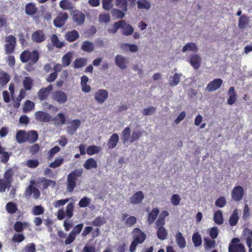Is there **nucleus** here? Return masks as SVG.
<instances>
[{
  "instance_id": "obj_1",
  "label": "nucleus",
  "mask_w": 252,
  "mask_h": 252,
  "mask_svg": "<svg viewBox=\"0 0 252 252\" xmlns=\"http://www.w3.org/2000/svg\"><path fill=\"white\" fill-rule=\"evenodd\" d=\"M122 29V33L126 36L131 35L134 32L133 27L125 20L115 22L111 29L108 30L109 33H116L118 29Z\"/></svg>"
},
{
  "instance_id": "obj_2",
  "label": "nucleus",
  "mask_w": 252,
  "mask_h": 252,
  "mask_svg": "<svg viewBox=\"0 0 252 252\" xmlns=\"http://www.w3.org/2000/svg\"><path fill=\"white\" fill-rule=\"evenodd\" d=\"M20 59L23 63H29L30 64H34L39 60V53L36 50L31 51L26 49L21 53Z\"/></svg>"
},
{
  "instance_id": "obj_3",
  "label": "nucleus",
  "mask_w": 252,
  "mask_h": 252,
  "mask_svg": "<svg viewBox=\"0 0 252 252\" xmlns=\"http://www.w3.org/2000/svg\"><path fill=\"white\" fill-rule=\"evenodd\" d=\"M133 239L129 247V251L134 252L138 244H142L146 239V234L139 228H135L132 231Z\"/></svg>"
},
{
  "instance_id": "obj_4",
  "label": "nucleus",
  "mask_w": 252,
  "mask_h": 252,
  "mask_svg": "<svg viewBox=\"0 0 252 252\" xmlns=\"http://www.w3.org/2000/svg\"><path fill=\"white\" fill-rule=\"evenodd\" d=\"M83 170L79 169L71 172L67 177V190L69 192H72L76 186V181L81 177Z\"/></svg>"
},
{
  "instance_id": "obj_5",
  "label": "nucleus",
  "mask_w": 252,
  "mask_h": 252,
  "mask_svg": "<svg viewBox=\"0 0 252 252\" xmlns=\"http://www.w3.org/2000/svg\"><path fill=\"white\" fill-rule=\"evenodd\" d=\"M51 98L59 104H64L67 100V94L61 90H57L52 93Z\"/></svg>"
},
{
  "instance_id": "obj_6",
  "label": "nucleus",
  "mask_w": 252,
  "mask_h": 252,
  "mask_svg": "<svg viewBox=\"0 0 252 252\" xmlns=\"http://www.w3.org/2000/svg\"><path fill=\"white\" fill-rule=\"evenodd\" d=\"M5 41L7 42L4 45L6 54H10L12 53L15 48L16 44V38L14 36L10 35L6 37Z\"/></svg>"
},
{
  "instance_id": "obj_7",
  "label": "nucleus",
  "mask_w": 252,
  "mask_h": 252,
  "mask_svg": "<svg viewBox=\"0 0 252 252\" xmlns=\"http://www.w3.org/2000/svg\"><path fill=\"white\" fill-rule=\"evenodd\" d=\"M46 38L44 31L42 30H38L32 32L31 39L33 42L40 43L44 42Z\"/></svg>"
},
{
  "instance_id": "obj_8",
  "label": "nucleus",
  "mask_w": 252,
  "mask_h": 252,
  "mask_svg": "<svg viewBox=\"0 0 252 252\" xmlns=\"http://www.w3.org/2000/svg\"><path fill=\"white\" fill-rule=\"evenodd\" d=\"M34 115L35 119L38 122L42 123H49L51 122L52 116L47 112L38 111L34 113Z\"/></svg>"
},
{
  "instance_id": "obj_9",
  "label": "nucleus",
  "mask_w": 252,
  "mask_h": 252,
  "mask_svg": "<svg viewBox=\"0 0 252 252\" xmlns=\"http://www.w3.org/2000/svg\"><path fill=\"white\" fill-rule=\"evenodd\" d=\"M136 0H115V5L122 11L126 12L127 10L128 1L130 7H133Z\"/></svg>"
},
{
  "instance_id": "obj_10",
  "label": "nucleus",
  "mask_w": 252,
  "mask_h": 252,
  "mask_svg": "<svg viewBox=\"0 0 252 252\" xmlns=\"http://www.w3.org/2000/svg\"><path fill=\"white\" fill-rule=\"evenodd\" d=\"M244 194V189L243 187L240 186H235L231 192L232 198L235 201H240L243 197Z\"/></svg>"
},
{
  "instance_id": "obj_11",
  "label": "nucleus",
  "mask_w": 252,
  "mask_h": 252,
  "mask_svg": "<svg viewBox=\"0 0 252 252\" xmlns=\"http://www.w3.org/2000/svg\"><path fill=\"white\" fill-rule=\"evenodd\" d=\"M68 17L67 13H60L54 20V25L57 28L63 27Z\"/></svg>"
},
{
  "instance_id": "obj_12",
  "label": "nucleus",
  "mask_w": 252,
  "mask_h": 252,
  "mask_svg": "<svg viewBox=\"0 0 252 252\" xmlns=\"http://www.w3.org/2000/svg\"><path fill=\"white\" fill-rule=\"evenodd\" d=\"M53 86L52 84L49 85L47 87L40 89L37 93V96L39 99L41 101L46 99L50 92L53 90Z\"/></svg>"
},
{
  "instance_id": "obj_13",
  "label": "nucleus",
  "mask_w": 252,
  "mask_h": 252,
  "mask_svg": "<svg viewBox=\"0 0 252 252\" xmlns=\"http://www.w3.org/2000/svg\"><path fill=\"white\" fill-rule=\"evenodd\" d=\"M108 97V92L104 89H99L95 94L94 99L99 104H102Z\"/></svg>"
},
{
  "instance_id": "obj_14",
  "label": "nucleus",
  "mask_w": 252,
  "mask_h": 252,
  "mask_svg": "<svg viewBox=\"0 0 252 252\" xmlns=\"http://www.w3.org/2000/svg\"><path fill=\"white\" fill-rule=\"evenodd\" d=\"M222 84V80L220 78L214 79L209 83L206 87V90L209 92H213L219 89Z\"/></svg>"
},
{
  "instance_id": "obj_15",
  "label": "nucleus",
  "mask_w": 252,
  "mask_h": 252,
  "mask_svg": "<svg viewBox=\"0 0 252 252\" xmlns=\"http://www.w3.org/2000/svg\"><path fill=\"white\" fill-rule=\"evenodd\" d=\"M51 122L56 126H62L66 123V116L63 113H59L55 117L52 118Z\"/></svg>"
},
{
  "instance_id": "obj_16",
  "label": "nucleus",
  "mask_w": 252,
  "mask_h": 252,
  "mask_svg": "<svg viewBox=\"0 0 252 252\" xmlns=\"http://www.w3.org/2000/svg\"><path fill=\"white\" fill-rule=\"evenodd\" d=\"M72 19L78 25H82L85 20V16L84 13L79 10H74L72 12Z\"/></svg>"
},
{
  "instance_id": "obj_17",
  "label": "nucleus",
  "mask_w": 252,
  "mask_h": 252,
  "mask_svg": "<svg viewBox=\"0 0 252 252\" xmlns=\"http://www.w3.org/2000/svg\"><path fill=\"white\" fill-rule=\"evenodd\" d=\"M144 198V193L142 191L135 192L130 198V203L132 204H138L142 202Z\"/></svg>"
},
{
  "instance_id": "obj_18",
  "label": "nucleus",
  "mask_w": 252,
  "mask_h": 252,
  "mask_svg": "<svg viewBox=\"0 0 252 252\" xmlns=\"http://www.w3.org/2000/svg\"><path fill=\"white\" fill-rule=\"evenodd\" d=\"M80 37L79 32L75 30L68 31L64 35L66 40L69 42H72L78 39Z\"/></svg>"
},
{
  "instance_id": "obj_19",
  "label": "nucleus",
  "mask_w": 252,
  "mask_h": 252,
  "mask_svg": "<svg viewBox=\"0 0 252 252\" xmlns=\"http://www.w3.org/2000/svg\"><path fill=\"white\" fill-rule=\"evenodd\" d=\"M38 8L36 7L35 4L32 2L27 3L25 6V12L27 15L33 16L37 13Z\"/></svg>"
},
{
  "instance_id": "obj_20",
  "label": "nucleus",
  "mask_w": 252,
  "mask_h": 252,
  "mask_svg": "<svg viewBox=\"0 0 252 252\" xmlns=\"http://www.w3.org/2000/svg\"><path fill=\"white\" fill-rule=\"evenodd\" d=\"M127 61L126 58L118 55L115 58V63L121 69H125L126 67Z\"/></svg>"
},
{
  "instance_id": "obj_21",
  "label": "nucleus",
  "mask_w": 252,
  "mask_h": 252,
  "mask_svg": "<svg viewBox=\"0 0 252 252\" xmlns=\"http://www.w3.org/2000/svg\"><path fill=\"white\" fill-rule=\"evenodd\" d=\"M159 213V210L158 208H154L149 213L147 221L149 224H153L157 218Z\"/></svg>"
},
{
  "instance_id": "obj_22",
  "label": "nucleus",
  "mask_w": 252,
  "mask_h": 252,
  "mask_svg": "<svg viewBox=\"0 0 252 252\" xmlns=\"http://www.w3.org/2000/svg\"><path fill=\"white\" fill-rule=\"evenodd\" d=\"M227 93L229 95V97L227 99V102L229 105H232L236 102L237 99V95L235 92L234 87H231L229 89Z\"/></svg>"
},
{
  "instance_id": "obj_23",
  "label": "nucleus",
  "mask_w": 252,
  "mask_h": 252,
  "mask_svg": "<svg viewBox=\"0 0 252 252\" xmlns=\"http://www.w3.org/2000/svg\"><path fill=\"white\" fill-rule=\"evenodd\" d=\"M119 140L118 134L113 133L110 137L108 141V147L110 149L114 148L117 145Z\"/></svg>"
},
{
  "instance_id": "obj_24",
  "label": "nucleus",
  "mask_w": 252,
  "mask_h": 252,
  "mask_svg": "<svg viewBox=\"0 0 252 252\" xmlns=\"http://www.w3.org/2000/svg\"><path fill=\"white\" fill-rule=\"evenodd\" d=\"M201 59L198 55H193L190 59V63L195 69L199 68L201 64Z\"/></svg>"
},
{
  "instance_id": "obj_25",
  "label": "nucleus",
  "mask_w": 252,
  "mask_h": 252,
  "mask_svg": "<svg viewBox=\"0 0 252 252\" xmlns=\"http://www.w3.org/2000/svg\"><path fill=\"white\" fill-rule=\"evenodd\" d=\"M228 252H246L244 246L242 244H229Z\"/></svg>"
},
{
  "instance_id": "obj_26",
  "label": "nucleus",
  "mask_w": 252,
  "mask_h": 252,
  "mask_svg": "<svg viewBox=\"0 0 252 252\" xmlns=\"http://www.w3.org/2000/svg\"><path fill=\"white\" fill-rule=\"evenodd\" d=\"M16 139L19 144L27 142V132L24 130H19L16 133Z\"/></svg>"
},
{
  "instance_id": "obj_27",
  "label": "nucleus",
  "mask_w": 252,
  "mask_h": 252,
  "mask_svg": "<svg viewBox=\"0 0 252 252\" xmlns=\"http://www.w3.org/2000/svg\"><path fill=\"white\" fill-rule=\"evenodd\" d=\"M84 167L90 170L92 168H96L97 167V162L93 158H89L87 159L83 164Z\"/></svg>"
},
{
  "instance_id": "obj_28",
  "label": "nucleus",
  "mask_w": 252,
  "mask_h": 252,
  "mask_svg": "<svg viewBox=\"0 0 252 252\" xmlns=\"http://www.w3.org/2000/svg\"><path fill=\"white\" fill-rule=\"evenodd\" d=\"M250 22V20L246 15H241L239 19L238 27L240 29H245Z\"/></svg>"
},
{
  "instance_id": "obj_29",
  "label": "nucleus",
  "mask_w": 252,
  "mask_h": 252,
  "mask_svg": "<svg viewBox=\"0 0 252 252\" xmlns=\"http://www.w3.org/2000/svg\"><path fill=\"white\" fill-rule=\"evenodd\" d=\"M50 40L53 46L56 48H61L64 46L63 42L60 41L56 34H53L51 36Z\"/></svg>"
},
{
  "instance_id": "obj_30",
  "label": "nucleus",
  "mask_w": 252,
  "mask_h": 252,
  "mask_svg": "<svg viewBox=\"0 0 252 252\" xmlns=\"http://www.w3.org/2000/svg\"><path fill=\"white\" fill-rule=\"evenodd\" d=\"M38 139L37 132L35 130H30L27 132V141L30 143H33Z\"/></svg>"
},
{
  "instance_id": "obj_31",
  "label": "nucleus",
  "mask_w": 252,
  "mask_h": 252,
  "mask_svg": "<svg viewBox=\"0 0 252 252\" xmlns=\"http://www.w3.org/2000/svg\"><path fill=\"white\" fill-rule=\"evenodd\" d=\"M176 241L179 247L181 248H184L186 245V242L184 237L181 232H178L177 233L176 236Z\"/></svg>"
},
{
  "instance_id": "obj_32",
  "label": "nucleus",
  "mask_w": 252,
  "mask_h": 252,
  "mask_svg": "<svg viewBox=\"0 0 252 252\" xmlns=\"http://www.w3.org/2000/svg\"><path fill=\"white\" fill-rule=\"evenodd\" d=\"M10 76L6 72L1 71L0 72V84L1 86L6 85L10 80Z\"/></svg>"
},
{
  "instance_id": "obj_33",
  "label": "nucleus",
  "mask_w": 252,
  "mask_h": 252,
  "mask_svg": "<svg viewBox=\"0 0 252 252\" xmlns=\"http://www.w3.org/2000/svg\"><path fill=\"white\" fill-rule=\"evenodd\" d=\"M40 184L41 186V189H45L50 186H52L53 187H55L56 182L54 181L43 178L40 180Z\"/></svg>"
},
{
  "instance_id": "obj_34",
  "label": "nucleus",
  "mask_w": 252,
  "mask_h": 252,
  "mask_svg": "<svg viewBox=\"0 0 252 252\" xmlns=\"http://www.w3.org/2000/svg\"><path fill=\"white\" fill-rule=\"evenodd\" d=\"M157 229V235L158 238L161 240L166 239L167 237L168 234L166 229L164 227H160Z\"/></svg>"
},
{
  "instance_id": "obj_35",
  "label": "nucleus",
  "mask_w": 252,
  "mask_h": 252,
  "mask_svg": "<svg viewBox=\"0 0 252 252\" xmlns=\"http://www.w3.org/2000/svg\"><path fill=\"white\" fill-rule=\"evenodd\" d=\"M122 140L125 144L126 142H129L130 137V129L129 127H126L122 132Z\"/></svg>"
},
{
  "instance_id": "obj_36",
  "label": "nucleus",
  "mask_w": 252,
  "mask_h": 252,
  "mask_svg": "<svg viewBox=\"0 0 252 252\" xmlns=\"http://www.w3.org/2000/svg\"><path fill=\"white\" fill-rule=\"evenodd\" d=\"M81 49L87 52H92L94 49V45L91 42L88 41H84L81 46Z\"/></svg>"
},
{
  "instance_id": "obj_37",
  "label": "nucleus",
  "mask_w": 252,
  "mask_h": 252,
  "mask_svg": "<svg viewBox=\"0 0 252 252\" xmlns=\"http://www.w3.org/2000/svg\"><path fill=\"white\" fill-rule=\"evenodd\" d=\"M23 85L25 91L31 90L33 85V80L30 77H25L23 81Z\"/></svg>"
},
{
  "instance_id": "obj_38",
  "label": "nucleus",
  "mask_w": 252,
  "mask_h": 252,
  "mask_svg": "<svg viewBox=\"0 0 252 252\" xmlns=\"http://www.w3.org/2000/svg\"><path fill=\"white\" fill-rule=\"evenodd\" d=\"M87 60L84 58L76 59L73 62V67L75 68H81L87 64Z\"/></svg>"
},
{
  "instance_id": "obj_39",
  "label": "nucleus",
  "mask_w": 252,
  "mask_h": 252,
  "mask_svg": "<svg viewBox=\"0 0 252 252\" xmlns=\"http://www.w3.org/2000/svg\"><path fill=\"white\" fill-rule=\"evenodd\" d=\"M71 125L69 126L67 128L70 133H73L80 126L81 121L78 119L73 120L71 122Z\"/></svg>"
},
{
  "instance_id": "obj_40",
  "label": "nucleus",
  "mask_w": 252,
  "mask_h": 252,
  "mask_svg": "<svg viewBox=\"0 0 252 252\" xmlns=\"http://www.w3.org/2000/svg\"><path fill=\"white\" fill-rule=\"evenodd\" d=\"M101 150L100 147L95 145L89 146L87 149V154L89 156H92L99 153Z\"/></svg>"
},
{
  "instance_id": "obj_41",
  "label": "nucleus",
  "mask_w": 252,
  "mask_h": 252,
  "mask_svg": "<svg viewBox=\"0 0 252 252\" xmlns=\"http://www.w3.org/2000/svg\"><path fill=\"white\" fill-rule=\"evenodd\" d=\"M35 106L34 103L30 100H27L25 102L23 111L24 113H28L34 109Z\"/></svg>"
},
{
  "instance_id": "obj_42",
  "label": "nucleus",
  "mask_w": 252,
  "mask_h": 252,
  "mask_svg": "<svg viewBox=\"0 0 252 252\" xmlns=\"http://www.w3.org/2000/svg\"><path fill=\"white\" fill-rule=\"evenodd\" d=\"M238 220L239 217L237 210H235L229 218V223L231 226H235L237 224Z\"/></svg>"
},
{
  "instance_id": "obj_43",
  "label": "nucleus",
  "mask_w": 252,
  "mask_h": 252,
  "mask_svg": "<svg viewBox=\"0 0 252 252\" xmlns=\"http://www.w3.org/2000/svg\"><path fill=\"white\" fill-rule=\"evenodd\" d=\"M215 222L219 225L222 224L223 222L222 213L220 210H218L215 213L214 216Z\"/></svg>"
},
{
  "instance_id": "obj_44",
  "label": "nucleus",
  "mask_w": 252,
  "mask_h": 252,
  "mask_svg": "<svg viewBox=\"0 0 252 252\" xmlns=\"http://www.w3.org/2000/svg\"><path fill=\"white\" fill-rule=\"evenodd\" d=\"M6 210L9 214H13L17 212L18 208L15 203L9 202L6 205Z\"/></svg>"
},
{
  "instance_id": "obj_45",
  "label": "nucleus",
  "mask_w": 252,
  "mask_h": 252,
  "mask_svg": "<svg viewBox=\"0 0 252 252\" xmlns=\"http://www.w3.org/2000/svg\"><path fill=\"white\" fill-rule=\"evenodd\" d=\"M192 242L195 247H198L202 244L201 237L198 232L194 233L192 237Z\"/></svg>"
},
{
  "instance_id": "obj_46",
  "label": "nucleus",
  "mask_w": 252,
  "mask_h": 252,
  "mask_svg": "<svg viewBox=\"0 0 252 252\" xmlns=\"http://www.w3.org/2000/svg\"><path fill=\"white\" fill-rule=\"evenodd\" d=\"M204 246L205 249L215 248L216 246L215 241L213 239H211L209 238H205L204 239Z\"/></svg>"
},
{
  "instance_id": "obj_47",
  "label": "nucleus",
  "mask_w": 252,
  "mask_h": 252,
  "mask_svg": "<svg viewBox=\"0 0 252 252\" xmlns=\"http://www.w3.org/2000/svg\"><path fill=\"white\" fill-rule=\"evenodd\" d=\"M137 3L138 9H149L151 7V3L147 0H138Z\"/></svg>"
},
{
  "instance_id": "obj_48",
  "label": "nucleus",
  "mask_w": 252,
  "mask_h": 252,
  "mask_svg": "<svg viewBox=\"0 0 252 252\" xmlns=\"http://www.w3.org/2000/svg\"><path fill=\"white\" fill-rule=\"evenodd\" d=\"M188 50L192 51L193 52H197L198 51V48L195 43L189 42L188 43L183 47L182 51L183 52H185Z\"/></svg>"
},
{
  "instance_id": "obj_49",
  "label": "nucleus",
  "mask_w": 252,
  "mask_h": 252,
  "mask_svg": "<svg viewBox=\"0 0 252 252\" xmlns=\"http://www.w3.org/2000/svg\"><path fill=\"white\" fill-rule=\"evenodd\" d=\"M181 76V73H175L172 78L169 80V85L171 86H177L180 82Z\"/></svg>"
},
{
  "instance_id": "obj_50",
  "label": "nucleus",
  "mask_w": 252,
  "mask_h": 252,
  "mask_svg": "<svg viewBox=\"0 0 252 252\" xmlns=\"http://www.w3.org/2000/svg\"><path fill=\"white\" fill-rule=\"evenodd\" d=\"M13 174V171L11 169L7 170L4 174V180H5L9 185H11L12 183V177Z\"/></svg>"
},
{
  "instance_id": "obj_51",
  "label": "nucleus",
  "mask_w": 252,
  "mask_h": 252,
  "mask_svg": "<svg viewBox=\"0 0 252 252\" xmlns=\"http://www.w3.org/2000/svg\"><path fill=\"white\" fill-rule=\"evenodd\" d=\"M63 161L64 159L63 157H58L53 162L50 163L49 167L52 168H56L60 166L63 163Z\"/></svg>"
},
{
  "instance_id": "obj_52",
  "label": "nucleus",
  "mask_w": 252,
  "mask_h": 252,
  "mask_svg": "<svg viewBox=\"0 0 252 252\" xmlns=\"http://www.w3.org/2000/svg\"><path fill=\"white\" fill-rule=\"evenodd\" d=\"M143 133V131L141 130H137L136 131L133 132L130 137L129 142L130 143H133L134 141L138 140L142 135Z\"/></svg>"
},
{
  "instance_id": "obj_53",
  "label": "nucleus",
  "mask_w": 252,
  "mask_h": 252,
  "mask_svg": "<svg viewBox=\"0 0 252 252\" xmlns=\"http://www.w3.org/2000/svg\"><path fill=\"white\" fill-rule=\"evenodd\" d=\"M106 222V220L104 217H97L92 222V225L95 226H100Z\"/></svg>"
},
{
  "instance_id": "obj_54",
  "label": "nucleus",
  "mask_w": 252,
  "mask_h": 252,
  "mask_svg": "<svg viewBox=\"0 0 252 252\" xmlns=\"http://www.w3.org/2000/svg\"><path fill=\"white\" fill-rule=\"evenodd\" d=\"M74 207L73 203H69L67 205L65 214L68 218H71L73 216Z\"/></svg>"
},
{
  "instance_id": "obj_55",
  "label": "nucleus",
  "mask_w": 252,
  "mask_h": 252,
  "mask_svg": "<svg viewBox=\"0 0 252 252\" xmlns=\"http://www.w3.org/2000/svg\"><path fill=\"white\" fill-rule=\"evenodd\" d=\"M71 55L70 53L65 54L63 56L62 59V63L64 66H68L71 63Z\"/></svg>"
},
{
  "instance_id": "obj_56",
  "label": "nucleus",
  "mask_w": 252,
  "mask_h": 252,
  "mask_svg": "<svg viewBox=\"0 0 252 252\" xmlns=\"http://www.w3.org/2000/svg\"><path fill=\"white\" fill-rule=\"evenodd\" d=\"M112 14L116 18L122 19L125 16V14L121 9L114 8L112 11Z\"/></svg>"
},
{
  "instance_id": "obj_57",
  "label": "nucleus",
  "mask_w": 252,
  "mask_h": 252,
  "mask_svg": "<svg viewBox=\"0 0 252 252\" xmlns=\"http://www.w3.org/2000/svg\"><path fill=\"white\" fill-rule=\"evenodd\" d=\"M44 209L41 206H35L33 207L32 213L34 216L42 215L44 213Z\"/></svg>"
},
{
  "instance_id": "obj_58",
  "label": "nucleus",
  "mask_w": 252,
  "mask_h": 252,
  "mask_svg": "<svg viewBox=\"0 0 252 252\" xmlns=\"http://www.w3.org/2000/svg\"><path fill=\"white\" fill-rule=\"evenodd\" d=\"M226 203V201L224 196H220L219 197L215 202V205L216 206L222 208L223 207Z\"/></svg>"
},
{
  "instance_id": "obj_59",
  "label": "nucleus",
  "mask_w": 252,
  "mask_h": 252,
  "mask_svg": "<svg viewBox=\"0 0 252 252\" xmlns=\"http://www.w3.org/2000/svg\"><path fill=\"white\" fill-rule=\"evenodd\" d=\"M91 203V199L87 197L82 198L79 201L78 205L80 207L85 208L88 206Z\"/></svg>"
},
{
  "instance_id": "obj_60",
  "label": "nucleus",
  "mask_w": 252,
  "mask_h": 252,
  "mask_svg": "<svg viewBox=\"0 0 252 252\" xmlns=\"http://www.w3.org/2000/svg\"><path fill=\"white\" fill-rule=\"evenodd\" d=\"M26 165L31 168H34L39 165V161L37 159H29L26 161Z\"/></svg>"
},
{
  "instance_id": "obj_61",
  "label": "nucleus",
  "mask_w": 252,
  "mask_h": 252,
  "mask_svg": "<svg viewBox=\"0 0 252 252\" xmlns=\"http://www.w3.org/2000/svg\"><path fill=\"white\" fill-rule=\"evenodd\" d=\"M60 150V148L58 146H54L51 148L48 152V158L49 159L52 158L55 155L59 152Z\"/></svg>"
},
{
  "instance_id": "obj_62",
  "label": "nucleus",
  "mask_w": 252,
  "mask_h": 252,
  "mask_svg": "<svg viewBox=\"0 0 252 252\" xmlns=\"http://www.w3.org/2000/svg\"><path fill=\"white\" fill-rule=\"evenodd\" d=\"M83 224L79 223L76 226H75L72 230L70 232L72 234H74L75 236L79 234L82 231L83 228Z\"/></svg>"
},
{
  "instance_id": "obj_63",
  "label": "nucleus",
  "mask_w": 252,
  "mask_h": 252,
  "mask_svg": "<svg viewBox=\"0 0 252 252\" xmlns=\"http://www.w3.org/2000/svg\"><path fill=\"white\" fill-rule=\"evenodd\" d=\"M25 238L23 234L15 233L12 237V241L14 242L20 243L23 241Z\"/></svg>"
},
{
  "instance_id": "obj_64",
  "label": "nucleus",
  "mask_w": 252,
  "mask_h": 252,
  "mask_svg": "<svg viewBox=\"0 0 252 252\" xmlns=\"http://www.w3.org/2000/svg\"><path fill=\"white\" fill-rule=\"evenodd\" d=\"M209 234L212 239H216L219 234L218 228L215 226L212 227L209 230Z\"/></svg>"
}]
</instances>
